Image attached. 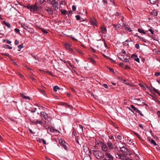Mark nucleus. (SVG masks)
Here are the masks:
<instances>
[{
	"mask_svg": "<svg viewBox=\"0 0 160 160\" xmlns=\"http://www.w3.org/2000/svg\"><path fill=\"white\" fill-rule=\"evenodd\" d=\"M155 75L156 76H159L160 75V72H156L155 73Z\"/></svg>",
	"mask_w": 160,
	"mask_h": 160,
	"instance_id": "nucleus-54",
	"label": "nucleus"
},
{
	"mask_svg": "<svg viewBox=\"0 0 160 160\" xmlns=\"http://www.w3.org/2000/svg\"><path fill=\"white\" fill-rule=\"evenodd\" d=\"M60 88L57 86H55L53 88V91L54 92H56L58 90H59Z\"/></svg>",
	"mask_w": 160,
	"mask_h": 160,
	"instance_id": "nucleus-26",
	"label": "nucleus"
},
{
	"mask_svg": "<svg viewBox=\"0 0 160 160\" xmlns=\"http://www.w3.org/2000/svg\"><path fill=\"white\" fill-rule=\"evenodd\" d=\"M44 2V0H36V2L35 3L38 5L39 4L42 3Z\"/></svg>",
	"mask_w": 160,
	"mask_h": 160,
	"instance_id": "nucleus-19",
	"label": "nucleus"
},
{
	"mask_svg": "<svg viewBox=\"0 0 160 160\" xmlns=\"http://www.w3.org/2000/svg\"><path fill=\"white\" fill-rule=\"evenodd\" d=\"M158 118H160V111H158L157 113Z\"/></svg>",
	"mask_w": 160,
	"mask_h": 160,
	"instance_id": "nucleus-45",
	"label": "nucleus"
},
{
	"mask_svg": "<svg viewBox=\"0 0 160 160\" xmlns=\"http://www.w3.org/2000/svg\"><path fill=\"white\" fill-rule=\"evenodd\" d=\"M72 134H73L74 136H76V135H77L76 132L74 130L73 131Z\"/></svg>",
	"mask_w": 160,
	"mask_h": 160,
	"instance_id": "nucleus-55",
	"label": "nucleus"
},
{
	"mask_svg": "<svg viewBox=\"0 0 160 160\" xmlns=\"http://www.w3.org/2000/svg\"><path fill=\"white\" fill-rule=\"evenodd\" d=\"M22 27L26 30L28 31V32L29 31L28 30V29H30L28 27V26H27L26 25H25V24H23V25H22Z\"/></svg>",
	"mask_w": 160,
	"mask_h": 160,
	"instance_id": "nucleus-24",
	"label": "nucleus"
},
{
	"mask_svg": "<svg viewBox=\"0 0 160 160\" xmlns=\"http://www.w3.org/2000/svg\"><path fill=\"white\" fill-rule=\"evenodd\" d=\"M36 26L37 28L40 30H41V29L42 28L40 26L37 25Z\"/></svg>",
	"mask_w": 160,
	"mask_h": 160,
	"instance_id": "nucleus-64",
	"label": "nucleus"
},
{
	"mask_svg": "<svg viewBox=\"0 0 160 160\" xmlns=\"http://www.w3.org/2000/svg\"><path fill=\"white\" fill-rule=\"evenodd\" d=\"M20 96L22 97L23 98L29 100L30 99V98L29 97L25 96L23 94H21Z\"/></svg>",
	"mask_w": 160,
	"mask_h": 160,
	"instance_id": "nucleus-20",
	"label": "nucleus"
},
{
	"mask_svg": "<svg viewBox=\"0 0 160 160\" xmlns=\"http://www.w3.org/2000/svg\"><path fill=\"white\" fill-rule=\"evenodd\" d=\"M109 70L111 72H114V70L112 68H110Z\"/></svg>",
	"mask_w": 160,
	"mask_h": 160,
	"instance_id": "nucleus-63",
	"label": "nucleus"
},
{
	"mask_svg": "<svg viewBox=\"0 0 160 160\" xmlns=\"http://www.w3.org/2000/svg\"><path fill=\"white\" fill-rule=\"evenodd\" d=\"M4 42H7L8 44H10L11 43V42L8 39H5L3 40Z\"/></svg>",
	"mask_w": 160,
	"mask_h": 160,
	"instance_id": "nucleus-38",
	"label": "nucleus"
},
{
	"mask_svg": "<svg viewBox=\"0 0 160 160\" xmlns=\"http://www.w3.org/2000/svg\"><path fill=\"white\" fill-rule=\"evenodd\" d=\"M51 4L53 5V7L55 11L58 9V0H49Z\"/></svg>",
	"mask_w": 160,
	"mask_h": 160,
	"instance_id": "nucleus-2",
	"label": "nucleus"
},
{
	"mask_svg": "<svg viewBox=\"0 0 160 160\" xmlns=\"http://www.w3.org/2000/svg\"><path fill=\"white\" fill-rule=\"evenodd\" d=\"M40 7L37 3H35L34 5H32L31 11L33 12V13H36L38 8Z\"/></svg>",
	"mask_w": 160,
	"mask_h": 160,
	"instance_id": "nucleus-7",
	"label": "nucleus"
},
{
	"mask_svg": "<svg viewBox=\"0 0 160 160\" xmlns=\"http://www.w3.org/2000/svg\"><path fill=\"white\" fill-rule=\"evenodd\" d=\"M124 160H132V159L129 158H123Z\"/></svg>",
	"mask_w": 160,
	"mask_h": 160,
	"instance_id": "nucleus-59",
	"label": "nucleus"
},
{
	"mask_svg": "<svg viewBox=\"0 0 160 160\" xmlns=\"http://www.w3.org/2000/svg\"><path fill=\"white\" fill-rule=\"evenodd\" d=\"M19 43V41L17 40H16L15 42V44L16 45H17Z\"/></svg>",
	"mask_w": 160,
	"mask_h": 160,
	"instance_id": "nucleus-53",
	"label": "nucleus"
},
{
	"mask_svg": "<svg viewBox=\"0 0 160 160\" xmlns=\"http://www.w3.org/2000/svg\"><path fill=\"white\" fill-rule=\"evenodd\" d=\"M130 59V58H127L125 57L124 56V59L123 60H122V61H124L125 62H129V59Z\"/></svg>",
	"mask_w": 160,
	"mask_h": 160,
	"instance_id": "nucleus-31",
	"label": "nucleus"
},
{
	"mask_svg": "<svg viewBox=\"0 0 160 160\" xmlns=\"http://www.w3.org/2000/svg\"><path fill=\"white\" fill-rule=\"evenodd\" d=\"M92 152L96 158L98 159H101L103 157V154L99 150L94 149L92 150Z\"/></svg>",
	"mask_w": 160,
	"mask_h": 160,
	"instance_id": "nucleus-1",
	"label": "nucleus"
},
{
	"mask_svg": "<svg viewBox=\"0 0 160 160\" xmlns=\"http://www.w3.org/2000/svg\"><path fill=\"white\" fill-rule=\"evenodd\" d=\"M90 23L91 25H93L94 26H97V21L95 18H90Z\"/></svg>",
	"mask_w": 160,
	"mask_h": 160,
	"instance_id": "nucleus-8",
	"label": "nucleus"
},
{
	"mask_svg": "<svg viewBox=\"0 0 160 160\" xmlns=\"http://www.w3.org/2000/svg\"><path fill=\"white\" fill-rule=\"evenodd\" d=\"M40 115L41 117L44 118L45 119H47L48 118V115L45 112H41L40 113Z\"/></svg>",
	"mask_w": 160,
	"mask_h": 160,
	"instance_id": "nucleus-15",
	"label": "nucleus"
},
{
	"mask_svg": "<svg viewBox=\"0 0 160 160\" xmlns=\"http://www.w3.org/2000/svg\"><path fill=\"white\" fill-rule=\"evenodd\" d=\"M113 26L115 28V29H117L118 28H119L120 27V25H113Z\"/></svg>",
	"mask_w": 160,
	"mask_h": 160,
	"instance_id": "nucleus-40",
	"label": "nucleus"
},
{
	"mask_svg": "<svg viewBox=\"0 0 160 160\" xmlns=\"http://www.w3.org/2000/svg\"><path fill=\"white\" fill-rule=\"evenodd\" d=\"M147 139L151 144H153L155 146H156L157 145L156 143L155 142L154 140L153 139H151V138L150 137H148Z\"/></svg>",
	"mask_w": 160,
	"mask_h": 160,
	"instance_id": "nucleus-13",
	"label": "nucleus"
},
{
	"mask_svg": "<svg viewBox=\"0 0 160 160\" xmlns=\"http://www.w3.org/2000/svg\"><path fill=\"white\" fill-rule=\"evenodd\" d=\"M42 142L43 143V144H44L45 145L46 144V142L45 140H44L43 139H42Z\"/></svg>",
	"mask_w": 160,
	"mask_h": 160,
	"instance_id": "nucleus-56",
	"label": "nucleus"
},
{
	"mask_svg": "<svg viewBox=\"0 0 160 160\" xmlns=\"http://www.w3.org/2000/svg\"><path fill=\"white\" fill-rule=\"evenodd\" d=\"M43 33H44L45 34H47L48 33V31H46V30L45 29H44L43 28H42L41 29V30Z\"/></svg>",
	"mask_w": 160,
	"mask_h": 160,
	"instance_id": "nucleus-32",
	"label": "nucleus"
},
{
	"mask_svg": "<svg viewBox=\"0 0 160 160\" xmlns=\"http://www.w3.org/2000/svg\"><path fill=\"white\" fill-rule=\"evenodd\" d=\"M4 48H8L9 49H12V47H10V46L9 45H5L4 46Z\"/></svg>",
	"mask_w": 160,
	"mask_h": 160,
	"instance_id": "nucleus-37",
	"label": "nucleus"
},
{
	"mask_svg": "<svg viewBox=\"0 0 160 160\" xmlns=\"http://www.w3.org/2000/svg\"><path fill=\"white\" fill-rule=\"evenodd\" d=\"M100 28L101 29V32L102 33L105 34L107 32V30L106 27L105 26H102L100 27Z\"/></svg>",
	"mask_w": 160,
	"mask_h": 160,
	"instance_id": "nucleus-14",
	"label": "nucleus"
},
{
	"mask_svg": "<svg viewBox=\"0 0 160 160\" xmlns=\"http://www.w3.org/2000/svg\"><path fill=\"white\" fill-rule=\"evenodd\" d=\"M14 31L16 33H19L20 30L17 28H16L14 29Z\"/></svg>",
	"mask_w": 160,
	"mask_h": 160,
	"instance_id": "nucleus-41",
	"label": "nucleus"
},
{
	"mask_svg": "<svg viewBox=\"0 0 160 160\" xmlns=\"http://www.w3.org/2000/svg\"><path fill=\"white\" fill-rule=\"evenodd\" d=\"M2 54L3 55H5L6 56H8L9 55V54L7 53H2Z\"/></svg>",
	"mask_w": 160,
	"mask_h": 160,
	"instance_id": "nucleus-62",
	"label": "nucleus"
},
{
	"mask_svg": "<svg viewBox=\"0 0 160 160\" xmlns=\"http://www.w3.org/2000/svg\"><path fill=\"white\" fill-rule=\"evenodd\" d=\"M123 27L127 31H129V32L132 31V30L130 29L129 26L126 24H123Z\"/></svg>",
	"mask_w": 160,
	"mask_h": 160,
	"instance_id": "nucleus-12",
	"label": "nucleus"
},
{
	"mask_svg": "<svg viewBox=\"0 0 160 160\" xmlns=\"http://www.w3.org/2000/svg\"><path fill=\"white\" fill-rule=\"evenodd\" d=\"M138 31L140 33H143L144 34H145L146 33V32L144 31V30H143V29H141L139 28L138 29Z\"/></svg>",
	"mask_w": 160,
	"mask_h": 160,
	"instance_id": "nucleus-25",
	"label": "nucleus"
},
{
	"mask_svg": "<svg viewBox=\"0 0 160 160\" xmlns=\"http://www.w3.org/2000/svg\"><path fill=\"white\" fill-rule=\"evenodd\" d=\"M61 104L62 105L65 106L66 107L69 108L70 107V106L68 105L67 104L65 103H64L63 102H61Z\"/></svg>",
	"mask_w": 160,
	"mask_h": 160,
	"instance_id": "nucleus-29",
	"label": "nucleus"
},
{
	"mask_svg": "<svg viewBox=\"0 0 160 160\" xmlns=\"http://www.w3.org/2000/svg\"><path fill=\"white\" fill-rule=\"evenodd\" d=\"M64 46L66 49L68 50L72 53L74 54L75 52L73 51L72 48V45L71 44L69 43H66L64 44Z\"/></svg>",
	"mask_w": 160,
	"mask_h": 160,
	"instance_id": "nucleus-4",
	"label": "nucleus"
},
{
	"mask_svg": "<svg viewBox=\"0 0 160 160\" xmlns=\"http://www.w3.org/2000/svg\"><path fill=\"white\" fill-rule=\"evenodd\" d=\"M30 78L32 79V80L34 81V82H35L36 81V79H35L32 76H31L30 77Z\"/></svg>",
	"mask_w": 160,
	"mask_h": 160,
	"instance_id": "nucleus-46",
	"label": "nucleus"
},
{
	"mask_svg": "<svg viewBox=\"0 0 160 160\" xmlns=\"http://www.w3.org/2000/svg\"><path fill=\"white\" fill-rule=\"evenodd\" d=\"M157 1V0H150V2L152 4H155Z\"/></svg>",
	"mask_w": 160,
	"mask_h": 160,
	"instance_id": "nucleus-34",
	"label": "nucleus"
},
{
	"mask_svg": "<svg viewBox=\"0 0 160 160\" xmlns=\"http://www.w3.org/2000/svg\"><path fill=\"white\" fill-rule=\"evenodd\" d=\"M31 122L34 125H37L38 124L42 125L43 124V122L41 120L39 119H37L36 121H32Z\"/></svg>",
	"mask_w": 160,
	"mask_h": 160,
	"instance_id": "nucleus-9",
	"label": "nucleus"
},
{
	"mask_svg": "<svg viewBox=\"0 0 160 160\" xmlns=\"http://www.w3.org/2000/svg\"><path fill=\"white\" fill-rule=\"evenodd\" d=\"M128 42L129 41L128 40H126L125 42H123V45L125 46H128Z\"/></svg>",
	"mask_w": 160,
	"mask_h": 160,
	"instance_id": "nucleus-27",
	"label": "nucleus"
},
{
	"mask_svg": "<svg viewBox=\"0 0 160 160\" xmlns=\"http://www.w3.org/2000/svg\"><path fill=\"white\" fill-rule=\"evenodd\" d=\"M83 150L85 152H87L88 150V147L87 145H84L83 147Z\"/></svg>",
	"mask_w": 160,
	"mask_h": 160,
	"instance_id": "nucleus-21",
	"label": "nucleus"
},
{
	"mask_svg": "<svg viewBox=\"0 0 160 160\" xmlns=\"http://www.w3.org/2000/svg\"><path fill=\"white\" fill-rule=\"evenodd\" d=\"M117 138L118 139L119 141H120L122 139V136L119 135H118Z\"/></svg>",
	"mask_w": 160,
	"mask_h": 160,
	"instance_id": "nucleus-44",
	"label": "nucleus"
},
{
	"mask_svg": "<svg viewBox=\"0 0 160 160\" xmlns=\"http://www.w3.org/2000/svg\"><path fill=\"white\" fill-rule=\"evenodd\" d=\"M125 68V69H130V67L129 66H128V65H126Z\"/></svg>",
	"mask_w": 160,
	"mask_h": 160,
	"instance_id": "nucleus-60",
	"label": "nucleus"
},
{
	"mask_svg": "<svg viewBox=\"0 0 160 160\" xmlns=\"http://www.w3.org/2000/svg\"><path fill=\"white\" fill-rule=\"evenodd\" d=\"M75 50L77 52H78L79 53L81 54H83V52H82V51L80 50H79L78 49H76Z\"/></svg>",
	"mask_w": 160,
	"mask_h": 160,
	"instance_id": "nucleus-43",
	"label": "nucleus"
},
{
	"mask_svg": "<svg viewBox=\"0 0 160 160\" xmlns=\"http://www.w3.org/2000/svg\"><path fill=\"white\" fill-rule=\"evenodd\" d=\"M31 7H32V5L30 6L29 5H28L26 7L28 9L31 10Z\"/></svg>",
	"mask_w": 160,
	"mask_h": 160,
	"instance_id": "nucleus-48",
	"label": "nucleus"
},
{
	"mask_svg": "<svg viewBox=\"0 0 160 160\" xmlns=\"http://www.w3.org/2000/svg\"><path fill=\"white\" fill-rule=\"evenodd\" d=\"M79 127L80 128H81L82 129V132H83V127L80 124L79 125Z\"/></svg>",
	"mask_w": 160,
	"mask_h": 160,
	"instance_id": "nucleus-57",
	"label": "nucleus"
},
{
	"mask_svg": "<svg viewBox=\"0 0 160 160\" xmlns=\"http://www.w3.org/2000/svg\"><path fill=\"white\" fill-rule=\"evenodd\" d=\"M90 156L88 154H86L83 158V160H91Z\"/></svg>",
	"mask_w": 160,
	"mask_h": 160,
	"instance_id": "nucleus-17",
	"label": "nucleus"
},
{
	"mask_svg": "<svg viewBox=\"0 0 160 160\" xmlns=\"http://www.w3.org/2000/svg\"><path fill=\"white\" fill-rule=\"evenodd\" d=\"M102 86L103 87H104L106 89H108V85L106 84H103L102 85Z\"/></svg>",
	"mask_w": 160,
	"mask_h": 160,
	"instance_id": "nucleus-49",
	"label": "nucleus"
},
{
	"mask_svg": "<svg viewBox=\"0 0 160 160\" xmlns=\"http://www.w3.org/2000/svg\"><path fill=\"white\" fill-rule=\"evenodd\" d=\"M46 10L48 12V14L50 15H52L53 14V11L50 8L48 7L46 9Z\"/></svg>",
	"mask_w": 160,
	"mask_h": 160,
	"instance_id": "nucleus-16",
	"label": "nucleus"
},
{
	"mask_svg": "<svg viewBox=\"0 0 160 160\" xmlns=\"http://www.w3.org/2000/svg\"><path fill=\"white\" fill-rule=\"evenodd\" d=\"M103 160H113V157L110 153L108 152H105V155H103Z\"/></svg>",
	"mask_w": 160,
	"mask_h": 160,
	"instance_id": "nucleus-3",
	"label": "nucleus"
},
{
	"mask_svg": "<svg viewBox=\"0 0 160 160\" xmlns=\"http://www.w3.org/2000/svg\"><path fill=\"white\" fill-rule=\"evenodd\" d=\"M63 147L65 149L67 150V147L65 145H63Z\"/></svg>",
	"mask_w": 160,
	"mask_h": 160,
	"instance_id": "nucleus-61",
	"label": "nucleus"
},
{
	"mask_svg": "<svg viewBox=\"0 0 160 160\" xmlns=\"http://www.w3.org/2000/svg\"><path fill=\"white\" fill-rule=\"evenodd\" d=\"M131 108L134 111H136V112L139 113L140 112V111L138 109L136 108L133 105H131Z\"/></svg>",
	"mask_w": 160,
	"mask_h": 160,
	"instance_id": "nucleus-18",
	"label": "nucleus"
},
{
	"mask_svg": "<svg viewBox=\"0 0 160 160\" xmlns=\"http://www.w3.org/2000/svg\"><path fill=\"white\" fill-rule=\"evenodd\" d=\"M18 48L20 49L21 48H23V45L22 44H21L18 46ZM20 50H18V51H20Z\"/></svg>",
	"mask_w": 160,
	"mask_h": 160,
	"instance_id": "nucleus-39",
	"label": "nucleus"
},
{
	"mask_svg": "<svg viewBox=\"0 0 160 160\" xmlns=\"http://www.w3.org/2000/svg\"><path fill=\"white\" fill-rule=\"evenodd\" d=\"M77 20H79L80 19V17L79 15H77L75 16Z\"/></svg>",
	"mask_w": 160,
	"mask_h": 160,
	"instance_id": "nucleus-47",
	"label": "nucleus"
},
{
	"mask_svg": "<svg viewBox=\"0 0 160 160\" xmlns=\"http://www.w3.org/2000/svg\"><path fill=\"white\" fill-rule=\"evenodd\" d=\"M72 10L73 11H75L76 10V7L74 5L72 6Z\"/></svg>",
	"mask_w": 160,
	"mask_h": 160,
	"instance_id": "nucleus-51",
	"label": "nucleus"
},
{
	"mask_svg": "<svg viewBox=\"0 0 160 160\" xmlns=\"http://www.w3.org/2000/svg\"><path fill=\"white\" fill-rule=\"evenodd\" d=\"M131 58L134 59V60L138 62H140L139 59L138 57V56L136 55L133 54Z\"/></svg>",
	"mask_w": 160,
	"mask_h": 160,
	"instance_id": "nucleus-11",
	"label": "nucleus"
},
{
	"mask_svg": "<svg viewBox=\"0 0 160 160\" xmlns=\"http://www.w3.org/2000/svg\"><path fill=\"white\" fill-rule=\"evenodd\" d=\"M100 145L101 146L102 150L105 152L108 151V148L107 145L102 142H100Z\"/></svg>",
	"mask_w": 160,
	"mask_h": 160,
	"instance_id": "nucleus-5",
	"label": "nucleus"
},
{
	"mask_svg": "<svg viewBox=\"0 0 160 160\" xmlns=\"http://www.w3.org/2000/svg\"><path fill=\"white\" fill-rule=\"evenodd\" d=\"M61 12L62 14H64V15L66 14L67 13L66 11L63 10V9H61Z\"/></svg>",
	"mask_w": 160,
	"mask_h": 160,
	"instance_id": "nucleus-36",
	"label": "nucleus"
},
{
	"mask_svg": "<svg viewBox=\"0 0 160 160\" xmlns=\"http://www.w3.org/2000/svg\"><path fill=\"white\" fill-rule=\"evenodd\" d=\"M153 90L155 92L158 93V95L160 97V93L158 92V90L154 88H153Z\"/></svg>",
	"mask_w": 160,
	"mask_h": 160,
	"instance_id": "nucleus-30",
	"label": "nucleus"
},
{
	"mask_svg": "<svg viewBox=\"0 0 160 160\" xmlns=\"http://www.w3.org/2000/svg\"><path fill=\"white\" fill-rule=\"evenodd\" d=\"M120 148L121 152L125 155H128L129 154L130 152L129 150L125 147L124 146L122 147H120Z\"/></svg>",
	"mask_w": 160,
	"mask_h": 160,
	"instance_id": "nucleus-6",
	"label": "nucleus"
},
{
	"mask_svg": "<svg viewBox=\"0 0 160 160\" xmlns=\"http://www.w3.org/2000/svg\"><path fill=\"white\" fill-rule=\"evenodd\" d=\"M134 133L137 136V137L140 140H141L142 139V138L140 137V135L139 134L135 132H134Z\"/></svg>",
	"mask_w": 160,
	"mask_h": 160,
	"instance_id": "nucleus-35",
	"label": "nucleus"
},
{
	"mask_svg": "<svg viewBox=\"0 0 160 160\" xmlns=\"http://www.w3.org/2000/svg\"><path fill=\"white\" fill-rule=\"evenodd\" d=\"M114 150L116 151H119L118 148V147H115L114 148Z\"/></svg>",
	"mask_w": 160,
	"mask_h": 160,
	"instance_id": "nucleus-58",
	"label": "nucleus"
},
{
	"mask_svg": "<svg viewBox=\"0 0 160 160\" xmlns=\"http://www.w3.org/2000/svg\"><path fill=\"white\" fill-rule=\"evenodd\" d=\"M124 56L122 55L118 56V58L122 61L123 60Z\"/></svg>",
	"mask_w": 160,
	"mask_h": 160,
	"instance_id": "nucleus-33",
	"label": "nucleus"
},
{
	"mask_svg": "<svg viewBox=\"0 0 160 160\" xmlns=\"http://www.w3.org/2000/svg\"><path fill=\"white\" fill-rule=\"evenodd\" d=\"M3 23L8 28H10L11 27V25L8 22H6L5 21H3Z\"/></svg>",
	"mask_w": 160,
	"mask_h": 160,
	"instance_id": "nucleus-22",
	"label": "nucleus"
},
{
	"mask_svg": "<svg viewBox=\"0 0 160 160\" xmlns=\"http://www.w3.org/2000/svg\"><path fill=\"white\" fill-rule=\"evenodd\" d=\"M16 73L21 78H22V79H25L24 76L22 74H21L19 72L17 71V72Z\"/></svg>",
	"mask_w": 160,
	"mask_h": 160,
	"instance_id": "nucleus-23",
	"label": "nucleus"
},
{
	"mask_svg": "<svg viewBox=\"0 0 160 160\" xmlns=\"http://www.w3.org/2000/svg\"><path fill=\"white\" fill-rule=\"evenodd\" d=\"M153 12L154 13H152V15H153L154 16H157V15H158V12L156 11H154Z\"/></svg>",
	"mask_w": 160,
	"mask_h": 160,
	"instance_id": "nucleus-42",
	"label": "nucleus"
},
{
	"mask_svg": "<svg viewBox=\"0 0 160 160\" xmlns=\"http://www.w3.org/2000/svg\"><path fill=\"white\" fill-rule=\"evenodd\" d=\"M107 145L108 146V150H112L113 148V146L112 143L110 141H108L107 142Z\"/></svg>",
	"mask_w": 160,
	"mask_h": 160,
	"instance_id": "nucleus-10",
	"label": "nucleus"
},
{
	"mask_svg": "<svg viewBox=\"0 0 160 160\" xmlns=\"http://www.w3.org/2000/svg\"><path fill=\"white\" fill-rule=\"evenodd\" d=\"M149 31L151 32L152 34H153L154 31L151 29H149L148 30Z\"/></svg>",
	"mask_w": 160,
	"mask_h": 160,
	"instance_id": "nucleus-50",
	"label": "nucleus"
},
{
	"mask_svg": "<svg viewBox=\"0 0 160 160\" xmlns=\"http://www.w3.org/2000/svg\"><path fill=\"white\" fill-rule=\"evenodd\" d=\"M89 59L90 61L91 62H92V63L94 64H96L95 61L92 58H89Z\"/></svg>",
	"mask_w": 160,
	"mask_h": 160,
	"instance_id": "nucleus-28",
	"label": "nucleus"
},
{
	"mask_svg": "<svg viewBox=\"0 0 160 160\" xmlns=\"http://www.w3.org/2000/svg\"><path fill=\"white\" fill-rule=\"evenodd\" d=\"M135 47L137 49H138L139 48V45L138 43L136 44L135 45Z\"/></svg>",
	"mask_w": 160,
	"mask_h": 160,
	"instance_id": "nucleus-52",
	"label": "nucleus"
}]
</instances>
